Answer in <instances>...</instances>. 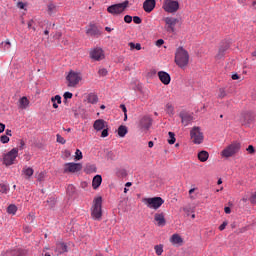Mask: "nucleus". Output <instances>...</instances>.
Wrapping results in <instances>:
<instances>
[{
	"label": "nucleus",
	"mask_w": 256,
	"mask_h": 256,
	"mask_svg": "<svg viewBox=\"0 0 256 256\" xmlns=\"http://www.w3.org/2000/svg\"><path fill=\"white\" fill-rule=\"evenodd\" d=\"M227 97V91H225V88H220L218 93V99H225Z\"/></svg>",
	"instance_id": "nucleus-41"
},
{
	"label": "nucleus",
	"mask_w": 256,
	"mask_h": 256,
	"mask_svg": "<svg viewBox=\"0 0 256 256\" xmlns=\"http://www.w3.org/2000/svg\"><path fill=\"white\" fill-rule=\"evenodd\" d=\"M223 55H225V49L220 48L218 54L216 55V59H222Z\"/></svg>",
	"instance_id": "nucleus-47"
},
{
	"label": "nucleus",
	"mask_w": 256,
	"mask_h": 256,
	"mask_svg": "<svg viewBox=\"0 0 256 256\" xmlns=\"http://www.w3.org/2000/svg\"><path fill=\"white\" fill-rule=\"evenodd\" d=\"M116 177H118V179H125V177H127V170L125 168H117L116 169Z\"/></svg>",
	"instance_id": "nucleus-27"
},
{
	"label": "nucleus",
	"mask_w": 256,
	"mask_h": 256,
	"mask_svg": "<svg viewBox=\"0 0 256 256\" xmlns=\"http://www.w3.org/2000/svg\"><path fill=\"white\" fill-rule=\"evenodd\" d=\"M17 157H19V148H13L8 153L3 155V163L6 165V167H11V165H15Z\"/></svg>",
	"instance_id": "nucleus-5"
},
{
	"label": "nucleus",
	"mask_w": 256,
	"mask_h": 256,
	"mask_svg": "<svg viewBox=\"0 0 256 256\" xmlns=\"http://www.w3.org/2000/svg\"><path fill=\"white\" fill-rule=\"evenodd\" d=\"M124 21L125 23H132L133 17H131V15H126L124 16Z\"/></svg>",
	"instance_id": "nucleus-53"
},
{
	"label": "nucleus",
	"mask_w": 256,
	"mask_h": 256,
	"mask_svg": "<svg viewBox=\"0 0 256 256\" xmlns=\"http://www.w3.org/2000/svg\"><path fill=\"white\" fill-rule=\"evenodd\" d=\"M152 123H153V120L151 119V117L143 116L140 119L139 127L140 129H144L145 131H147L151 127Z\"/></svg>",
	"instance_id": "nucleus-16"
},
{
	"label": "nucleus",
	"mask_w": 256,
	"mask_h": 256,
	"mask_svg": "<svg viewBox=\"0 0 256 256\" xmlns=\"http://www.w3.org/2000/svg\"><path fill=\"white\" fill-rule=\"evenodd\" d=\"M5 131V124L0 123V133H3Z\"/></svg>",
	"instance_id": "nucleus-63"
},
{
	"label": "nucleus",
	"mask_w": 256,
	"mask_h": 256,
	"mask_svg": "<svg viewBox=\"0 0 256 256\" xmlns=\"http://www.w3.org/2000/svg\"><path fill=\"white\" fill-rule=\"evenodd\" d=\"M127 133H128L127 126L121 125L118 127L119 137H125V135H127Z\"/></svg>",
	"instance_id": "nucleus-31"
},
{
	"label": "nucleus",
	"mask_w": 256,
	"mask_h": 256,
	"mask_svg": "<svg viewBox=\"0 0 256 256\" xmlns=\"http://www.w3.org/2000/svg\"><path fill=\"white\" fill-rule=\"evenodd\" d=\"M190 137L192 142L195 145H201L203 143V132H201V128L199 126H194L190 131Z\"/></svg>",
	"instance_id": "nucleus-10"
},
{
	"label": "nucleus",
	"mask_w": 256,
	"mask_h": 256,
	"mask_svg": "<svg viewBox=\"0 0 256 256\" xmlns=\"http://www.w3.org/2000/svg\"><path fill=\"white\" fill-rule=\"evenodd\" d=\"M143 203H145L148 209H154L155 211H157V209H159L161 205L165 203V200H163V198L161 197L144 198Z\"/></svg>",
	"instance_id": "nucleus-6"
},
{
	"label": "nucleus",
	"mask_w": 256,
	"mask_h": 256,
	"mask_svg": "<svg viewBox=\"0 0 256 256\" xmlns=\"http://www.w3.org/2000/svg\"><path fill=\"white\" fill-rule=\"evenodd\" d=\"M164 23L166 25V31L168 33H175V26L179 23V19L175 17H165Z\"/></svg>",
	"instance_id": "nucleus-13"
},
{
	"label": "nucleus",
	"mask_w": 256,
	"mask_h": 256,
	"mask_svg": "<svg viewBox=\"0 0 256 256\" xmlns=\"http://www.w3.org/2000/svg\"><path fill=\"white\" fill-rule=\"evenodd\" d=\"M133 22H134L136 25H141V23L143 22V20H141V17H139V16H134V17H133Z\"/></svg>",
	"instance_id": "nucleus-48"
},
{
	"label": "nucleus",
	"mask_w": 256,
	"mask_h": 256,
	"mask_svg": "<svg viewBox=\"0 0 256 256\" xmlns=\"http://www.w3.org/2000/svg\"><path fill=\"white\" fill-rule=\"evenodd\" d=\"M154 221L158 225V227H165L167 224V220H165V213L157 212L154 214Z\"/></svg>",
	"instance_id": "nucleus-17"
},
{
	"label": "nucleus",
	"mask_w": 256,
	"mask_h": 256,
	"mask_svg": "<svg viewBox=\"0 0 256 256\" xmlns=\"http://www.w3.org/2000/svg\"><path fill=\"white\" fill-rule=\"evenodd\" d=\"M89 55L90 59H93V61H103V59H105V51L99 47L92 48L89 52Z\"/></svg>",
	"instance_id": "nucleus-12"
},
{
	"label": "nucleus",
	"mask_w": 256,
	"mask_h": 256,
	"mask_svg": "<svg viewBox=\"0 0 256 256\" xmlns=\"http://www.w3.org/2000/svg\"><path fill=\"white\" fill-rule=\"evenodd\" d=\"M168 136H169L168 138L169 145H175V141H177V139L175 138V133L169 132Z\"/></svg>",
	"instance_id": "nucleus-36"
},
{
	"label": "nucleus",
	"mask_w": 256,
	"mask_h": 256,
	"mask_svg": "<svg viewBox=\"0 0 256 256\" xmlns=\"http://www.w3.org/2000/svg\"><path fill=\"white\" fill-rule=\"evenodd\" d=\"M81 159H83V152H81V150L77 149L75 152V160L81 161Z\"/></svg>",
	"instance_id": "nucleus-43"
},
{
	"label": "nucleus",
	"mask_w": 256,
	"mask_h": 256,
	"mask_svg": "<svg viewBox=\"0 0 256 256\" xmlns=\"http://www.w3.org/2000/svg\"><path fill=\"white\" fill-rule=\"evenodd\" d=\"M154 251H155L156 255H158V256L163 255V244L155 245Z\"/></svg>",
	"instance_id": "nucleus-34"
},
{
	"label": "nucleus",
	"mask_w": 256,
	"mask_h": 256,
	"mask_svg": "<svg viewBox=\"0 0 256 256\" xmlns=\"http://www.w3.org/2000/svg\"><path fill=\"white\" fill-rule=\"evenodd\" d=\"M83 79L81 72H76L71 70L66 76V80L68 81V87H77L79 82Z\"/></svg>",
	"instance_id": "nucleus-8"
},
{
	"label": "nucleus",
	"mask_w": 256,
	"mask_h": 256,
	"mask_svg": "<svg viewBox=\"0 0 256 256\" xmlns=\"http://www.w3.org/2000/svg\"><path fill=\"white\" fill-rule=\"evenodd\" d=\"M55 252L57 253V255H62V253H67V244L63 242H58L56 244Z\"/></svg>",
	"instance_id": "nucleus-23"
},
{
	"label": "nucleus",
	"mask_w": 256,
	"mask_h": 256,
	"mask_svg": "<svg viewBox=\"0 0 256 256\" xmlns=\"http://www.w3.org/2000/svg\"><path fill=\"white\" fill-rule=\"evenodd\" d=\"M29 98H27V96H24V97H21L19 100H18V109H22V110H25L27 109V107H29Z\"/></svg>",
	"instance_id": "nucleus-22"
},
{
	"label": "nucleus",
	"mask_w": 256,
	"mask_h": 256,
	"mask_svg": "<svg viewBox=\"0 0 256 256\" xmlns=\"http://www.w3.org/2000/svg\"><path fill=\"white\" fill-rule=\"evenodd\" d=\"M246 151H247L250 155H253V154H255V147H253V145H249L248 148L246 149Z\"/></svg>",
	"instance_id": "nucleus-51"
},
{
	"label": "nucleus",
	"mask_w": 256,
	"mask_h": 256,
	"mask_svg": "<svg viewBox=\"0 0 256 256\" xmlns=\"http://www.w3.org/2000/svg\"><path fill=\"white\" fill-rule=\"evenodd\" d=\"M243 125H251L255 121V114L252 112H245L242 114L241 118Z\"/></svg>",
	"instance_id": "nucleus-15"
},
{
	"label": "nucleus",
	"mask_w": 256,
	"mask_h": 256,
	"mask_svg": "<svg viewBox=\"0 0 256 256\" xmlns=\"http://www.w3.org/2000/svg\"><path fill=\"white\" fill-rule=\"evenodd\" d=\"M155 5H157L155 0H146L143 3V9L146 13H151L155 9Z\"/></svg>",
	"instance_id": "nucleus-20"
},
{
	"label": "nucleus",
	"mask_w": 256,
	"mask_h": 256,
	"mask_svg": "<svg viewBox=\"0 0 256 256\" xmlns=\"http://www.w3.org/2000/svg\"><path fill=\"white\" fill-rule=\"evenodd\" d=\"M5 133H6V137H13V133H12L11 130L7 129V130L5 131Z\"/></svg>",
	"instance_id": "nucleus-62"
},
{
	"label": "nucleus",
	"mask_w": 256,
	"mask_h": 256,
	"mask_svg": "<svg viewBox=\"0 0 256 256\" xmlns=\"http://www.w3.org/2000/svg\"><path fill=\"white\" fill-rule=\"evenodd\" d=\"M228 223L227 221H224L220 226H219V231H225V227H227Z\"/></svg>",
	"instance_id": "nucleus-55"
},
{
	"label": "nucleus",
	"mask_w": 256,
	"mask_h": 256,
	"mask_svg": "<svg viewBox=\"0 0 256 256\" xmlns=\"http://www.w3.org/2000/svg\"><path fill=\"white\" fill-rule=\"evenodd\" d=\"M179 117L184 127H187V125H191V123H193V114L189 112L182 111L180 112Z\"/></svg>",
	"instance_id": "nucleus-14"
},
{
	"label": "nucleus",
	"mask_w": 256,
	"mask_h": 256,
	"mask_svg": "<svg viewBox=\"0 0 256 256\" xmlns=\"http://www.w3.org/2000/svg\"><path fill=\"white\" fill-rule=\"evenodd\" d=\"M46 203L50 206V209H53L55 207V204L57 203V199L55 197H50Z\"/></svg>",
	"instance_id": "nucleus-38"
},
{
	"label": "nucleus",
	"mask_w": 256,
	"mask_h": 256,
	"mask_svg": "<svg viewBox=\"0 0 256 256\" xmlns=\"http://www.w3.org/2000/svg\"><path fill=\"white\" fill-rule=\"evenodd\" d=\"M0 193H4L5 195H7V193H9V185L0 184Z\"/></svg>",
	"instance_id": "nucleus-39"
},
{
	"label": "nucleus",
	"mask_w": 256,
	"mask_h": 256,
	"mask_svg": "<svg viewBox=\"0 0 256 256\" xmlns=\"http://www.w3.org/2000/svg\"><path fill=\"white\" fill-rule=\"evenodd\" d=\"M158 77L163 85H169V83H171V75L165 71H159Z\"/></svg>",
	"instance_id": "nucleus-19"
},
{
	"label": "nucleus",
	"mask_w": 256,
	"mask_h": 256,
	"mask_svg": "<svg viewBox=\"0 0 256 256\" xmlns=\"http://www.w3.org/2000/svg\"><path fill=\"white\" fill-rule=\"evenodd\" d=\"M45 177H47V172H40L37 175V181H39V183H43V181H45Z\"/></svg>",
	"instance_id": "nucleus-40"
},
{
	"label": "nucleus",
	"mask_w": 256,
	"mask_h": 256,
	"mask_svg": "<svg viewBox=\"0 0 256 256\" xmlns=\"http://www.w3.org/2000/svg\"><path fill=\"white\" fill-rule=\"evenodd\" d=\"M179 1L177 0H164L162 3V9L165 13H177L179 11Z\"/></svg>",
	"instance_id": "nucleus-7"
},
{
	"label": "nucleus",
	"mask_w": 256,
	"mask_h": 256,
	"mask_svg": "<svg viewBox=\"0 0 256 256\" xmlns=\"http://www.w3.org/2000/svg\"><path fill=\"white\" fill-rule=\"evenodd\" d=\"M51 101L52 102H57L58 103V105H61V96H59V95H56V96H54V97H52L51 98Z\"/></svg>",
	"instance_id": "nucleus-50"
},
{
	"label": "nucleus",
	"mask_w": 256,
	"mask_h": 256,
	"mask_svg": "<svg viewBox=\"0 0 256 256\" xmlns=\"http://www.w3.org/2000/svg\"><path fill=\"white\" fill-rule=\"evenodd\" d=\"M0 141H1L3 144H5V143H9L10 139H9V137H8L7 135H2V136L0 137Z\"/></svg>",
	"instance_id": "nucleus-49"
},
{
	"label": "nucleus",
	"mask_w": 256,
	"mask_h": 256,
	"mask_svg": "<svg viewBox=\"0 0 256 256\" xmlns=\"http://www.w3.org/2000/svg\"><path fill=\"white\" fill-rule=\"evenodd\" d=\"M84 172L87 173V175H91V173H97V166H95V164H87L84 168Z\"/></svg>",
	"instance_id": "nucleus-26"
},
{
	"label": "nucleus",
	"mask_w": 256,
	"mask_h": 256,
	"mask_svg": "<svg viewBox=\"0 0 256 256\" xmlns=\"http://www.w3.org/2000/svg\"><path fill=\"white\" fill-rule=\"evenodd\" d=\"M34 219H35V216L33 214H28L26 217L27 223H33Z\"/></svg>",
	"instance_id": "nucleus-52"
},
{
	"label": "nucleus",
	"mask_w": 256,
	"mask_h": 256,
	"mask_svg": "<svg viewBox=\"0 0 256 256\" xmlns=\"http://www.w3.org/2000/svg\"><path fill=\"white\" fill-rule=\"evenodd\" d=\"M165 40L164 39H158L156 41V47H161L162 45H164Z\"/></svg>",
	"instance_id": "nucleus-56"
},
{
	"label": "nucleus",
	"mask_w": 256,
	"mask_h": 256,
	"mask_svg": "<svg viewBox=\"0 0 256 256\" xmlns=\"http://www.w3.org/2000/svg\"><path fill=\"white\" fill-rule=\"evenodd\" d=\"M109 72L107 71V69H105V68H101V69H99V71H98V75H100V77H107V74H108Z\"/></svg>",
	"instance_id": "nucleus-45"
},
{
	"label": "nucleus",
	"mask_w": 256,
	"mask_h": 256,
	"mask_svg": "<svg viewBox=\"0 0 256 256\" xmlns=\"http://www.w3.org/2000/svg\"><path fill=\"white\" fill-rule=\"evenodd\" d=\"M241 151V142L234 141L221 151V157L229 159Z\"/></svg>",
	"instance_id": "nucleus-3"
},
{
	"label": "nucleus",
	"mask_w": 256,
	"mask_h": 256,
	"mask_svg": "<svg viewBox=\"0 0 256 256\" xmlns=\"http://www.w3.org/2000/svg\"><path fill=\"white\" fill-rule=\"evenodd\" d=\"M127 7H129V0L108 6L107 13L113 15V17H117L119 15H123L127 10Z\"/></svg>",
	"instance_id": "nucleus-4"
},
{
	"label": "nucleus",
	"mask_w": 256,
	"mask_h": 256,
	"mask_svg": "<svg viewBox=\"0 0 256 256\" xmlns=\"http://www.w3.org/2000/svg\"><path fill=\"white\" fill-rule=\"evenodd\" d=\"M19 149L20 151H23V149H25V141L23 139L20 140Z\"/></svg>",
	"instance_id": "nucleus-59"
},
{
	"label": "nucleus",
	"mask_w": 256,
	"mask_h": 256,
	"mask_svg": "<svg viewBox=\"0 0 256 256\" xmlns=\"http://www.w3.org/2000/svg\"><path fill=\"white\" fill-rule=\"evenodd\" d=\"M170 243H172V245H178L181 247V245H183V237H181L179 234H173L170 237Z\"/></svg>",
	"instance_id": "nucleus-21"
},
{
	"label": "nucleus",
	"mask_w": 256,
	"mask_h": 256,
	"mask_svg": "<svg viewBox=\"0 0 256 256\" xmlns=\"http://www.w3.org/2000/svg\"><path fill=\"white\" fill-rule=\"evenodd\" d=\"M7 213H9V215H15V213H17V206H15V204L9 205L7 208Z\"/></svg>",
	"instance_id": "nucleus-35"
},
{
	"label": "nucleus",
	"mask_w": 256,
	"mask_h": 256,
	"mask_svg": "<svg viewBox=\"0 0 256 256\" xmlns=\"http://www.w3.org/2000/svg\"><path fill=\"white\" fill-rule=\"evenodd\" d=\"M0 49L2 51H9V49H11V42L9 40H6L0 43Z\"/></svg>",
	"instance_id": "nucleus-32"
},
{
	"label": "nucleus",
	"mask_w": 256,
	"mask_h": 256,
	"mask_svg": "<svg viewBox=\"0 0 256 256\" xmlns=\"http://www.w3.org/2000/svg\"><path fill=\"white\" fill-rule=\"evenodd\" d=\"M198 159L201 161V163H205L207 159H209V152L202 150L198 153Z\"/></svg>",
	"instance_id": "nucleus-29"
},
{
	"label": "nucleus",
	"mask_w": 256,
	"mask_h": 256,
	"mask_svg": "<svg viewBox=\"0 0 256 256\" xmlns=\"http://www.w3.org/2000/svg\"><path fill=\"white\" fill-rule=\"evenodd\" d=\"M101 183H103V178L101 177V175L94 176L92 180L93 189L95 190L99 189V187H101Z\"/></svg>",
	"instance_id": "nucleus-24"
},
{
	"label": "nucleus",
	"mask_w": 256,
	"mask_h": 256,
	"mask_svg": "<svg viewBox=\"0 0 256 256\" xmlns=\"http://www.w3.org/2000/svg\"><path fill=\"white\" fill-rule=\"evenodd\" d=\"M165 111L169 117H173V115H175V107L171 103H167L165 105Z\"/></svg>",
	"instance_id": "nucleus-30"
},
{
	"label": "nucleus",
	"mask_w": 256,
	"mask_h": 256,
	"mask_svg": "<svg viewBox=\"0 0 256 256\" xmlns=\"http://www.w3.org/2000/svg\"><path fill=\"white\" fill-rule=\"evenodd\" d=\"M56 141H57V143H60L61 145H65V143H67V140H65V138H63V136H61V134L56 135Z\"/></svg>",
	"instance_id": "nucleus-42"
},
{
	"label": "nucleus",
	"mask_w": 256,
	"mask_h": 256,
	"mask_svg": "<svg viewBox=\"0 0 256 256\" xmlns=\"http://www.w3.org/2000/svg\"><path fill=\"white\" fill-rule=\"evenodd\" d=\"M193 193H195V188H191L189 190L190 199H195V197L193 196Z\"/></svg>",
	"instance_id": "nucleus-61"
},
{
	"label": "nucleus",
	"mask_w": 256,
	"mask_h": 256,
	"mask_svg": "<svg viewBox=\"0 0 256 256\" xmlns=\"http://www.w3.org/2000/svg\"><path fill=\"white\" fill-rule=\"evenodd\" d=\"M120 109H122L124 113V121H127V107L125 106V104H121Z\"/></svg>",
	"instance_id": "nucleus-46"
},
{
	"label": "nucleus",
	"mask_w": 256,
	"mask_h": 256,
	"mask_svg": "<svg viewBox=\"0 0 256 256\" xmlns=\"http://www.w3.org/2000/svg\"><path fill=\"white\" fill-rule=\"evenodd\" d=\"M31 231H33L31 226H24V233H31Z\"/></svg>",
	"instance_id": "nucleus-60"
},
{
	"label": "nucleus",
	"mask_w": 256,
	"mask_h": 256,
	"mask_svg": "<svg viewBox=\"0 0 256 256\" xmlns=\"http://www.w3.org/2000/svg\"><path fill=\"white\" fill-rule=\"evenodd\" d=\"M224 212L229 215L231 213V208L230 207H225Z\"/></svg>",
	"instance_id": "nucleus-64"
},
{
	"label": "nucleus",
	"mask_w": 256,
	"mask_h": 256,
	"mask_svg": "<svg viewBox=\"0 0 256 256\" xmlns=\"http://www.w3.org/2000/svg\"><path fill=\"white\" fill-rule=\"evenodd\" d=\"M250 202L255 205L256 204V192L250 197Z\"/></svg>",
	"instance_id": "nucleus-58"
},
{
	"label": "nucleus",
	"mask_w": 256,
	"mask_h": 256,
	"mask_svg": "<svg viewBox=\"0 0 256 256\" xmlns=\"http://www.w3.org/2000/svg\"><path fill=\"white\" fill-rule=\"evenodd\" d=\"M93 127L95 131H102L101 137H109V126L107 125V122L103 119H97L94 121Z\"/></svg>",
	"instance_id": "nucleus-9"
},
{
	"label": "nucleus",
	"mask_w": 256,
	"mask_h": 256,
	"mask_svg": "<svg viewBox=\"0 0 256 256\" xmlns=\"http://www.w3.org/2000/svg\"><path fill=\"white\" fill-rule=\"evenodd\" d=\"M63 97H64V99H73V93L65 92Z\"/></svg>",
	"instance_id": "nucleus-54"
},
{
	"label": "nucleus",
	"mask_w": 256,
	"mask_h": 256,
	"mask_svg": "<svg viewBox=\"0 0 256 256\" xmlns=\"http://www.w3.org/2000/svg\"><path fill=\"white\" fill-rule=\"evenodd\" d=\"M86 35H89V37H99L101 35V31L95 24H90L89 27L86 30Z\"/></svg>",
	"instance_id": "nucleus-18"
},
{
	"label": "nucleus",
	"mask_w": 256,
	"mask_h": 256,
	"mask_svg": "<svg viewBox=\"0 0 256 256\" xmlns=\"http://www.w3.org/2000/svg\"><path fill=\"white\" fill-rule=\"evenodd\" d=\"M35 173V170H33L32 167H27L25 166L22 169V175L25 176V179H31V177H33V174Z\"/></svg>",
	"instance_id": "nucleus-25"
},
{
	"label": "nucleus",
	"mask_w": 256,
	"mask_h": 256,
	"mask_svg": "<svg viewBox=\"0 0 256 256\" xmlns=\"http://www.w3.org/2000/svg\"><path fill=\"white\" fill-rule=\"evenodd\" d=\"M2 256H19V251L17 250H7L2 253Z\"/></svg>",
	"instance_id": "nucleus-33"
},
{
	"label": "nucleus",
	"mask_w": 256,
	"mask_h": 256,
	"mask_svg": "<svg viewBox=\"0 0 256 256\" xmlns=\"http://www.w3.org/2000/svg\"><path fill=\"white\" fill-rule=\"evenodd\" d=\"M83 169L82 163L68 162L64 164L63 173H79Z\"/></svg>",
	"instance_id": "nucleus-11"
},
{
	"label": "nucleus",
	"mask_w": 256,
	"mask_h": 256,
	"mask_svg": "<svg viewBox=\"0 0 256 256\" xmlns=\"http://www.w3.org/2000/svg\"><path fill=\"white\" fill-rule=\"evenodd\" d=\"M174 61L180 69H185V67L189 65V52H187L183 47L177 48Z\"/></svg>",
	"instance_id": "nucleus-2"
},
{
	"label": "nucleus",
	"mask_w": 256,
	"mask_h": 256,
	"mask_svg": "<svg viewBox=\"0 0 256 256\" xmlns=\"http://www.w3.org/2000/svg\"><path fill=\"white\" fill-rule=\"evenodd\" d=\"M91 217L94 221H101L103 219V198L101 196L93 200Z\"/></svg>",
	"instance_id": "nucleus-1"
},
{
	"label": "nucleus",
	"mask_w": 256,
	"mask_h": 256,
	"mask_svg": "<svg viewBox=\"0 0 256 256\" xmlns=\"http://www.w3.org/2000/svg\"><path fill=\"white\" fill-rule=\"evenodd\" d=\"M87 101H88V103L95 105L99 102V97H97V94H95V93H90L87 96Z\"/></svg>",
	"instance_id": "nucleus-28"
},
{
	"label": "nucleus",
	"mask_w": 256,
	"mask_h": 256,
	"mask_svg": "<svg viewBox=\"0 0 256 256\" xmlns=\"http://www.w3.org/2000/svg\"><path fill=\"white\" fill-rule=\"evenodd\" d=\"M56 9H57V6L55 4H49L48 5V13L50 15H53V12L56 11Z\"/></svg>",
	"instance_id": "nucleus-44"
},
{
	"label": "nucleus",
	"mask_w": 256,
	"mask_h": 256,
	"mask_svg": "<svg viewBox=\"0 0 256 256\" xmlns=\"http://www.w3.org/2000/svg\"><path fill=\"white\" fill-rule=\"evenodd\" d=\"M33 23H35L34 20H30L28 21V29H33V31H36V28L33 27Z\"/></svg>",
	"instance_id": "nucleus-57"
},
{
	"label": "nucleus",
	"mask_w": 256,
	"mask_h": 256,
	"mask_svg": "<svg viewBox=\"0 0 256 256\" xmlns=\"http://www.w3.org/2000/svg\"><path fill=\"white\" fill-rule=\"evenodd\" d=\"M128 45H129L131 51H133V49H136V51H141V44H139V43L135 44L133 42H130Z\"/></svg>",
	"instance_id": "nucleus-37"
}]
</instances>
